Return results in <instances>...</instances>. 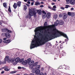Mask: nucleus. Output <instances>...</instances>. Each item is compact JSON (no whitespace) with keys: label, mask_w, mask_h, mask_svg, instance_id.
<instances>
[{"label":"nucleus","mask_w":75,"mask_h":75,"mask_svg":"<svg viewBox=\"0 0 75 75\" xmlns=\"http://www.w3.org/2000/svg\"><path fill=\"white\" fill-rule=\"evenodd\" d=\"M47 25V22H45L44 24V27L40 26L36 28L35 30V35L34 36V38L32 40L30 46V49L34 48L35 47H39L40 45H44L46 42H48L49 40H52L55 38L59 37L62 35L67 39H65V41H67L68 40V38L67 35L54 29L50 32H45L43 36L42 34L44 33V30L46 31V29L49 30V29H51L50 28V26H46Z\"/></svg>","instance_id":"f257e3e1"},{"label":"nucleus","mask_w":75,"mask_h":75,"mask_svg":"<svg viewBox=\"0 0 75 75\" xmlns=\"http://www.w3.org/2000/svg\"><path fill=\"white\" fill-rule=\"evenodd\" d=\"M29 16H34V17L36 16V13L34 10H32L30 8H29Z\"/></svg>","instance_id":"f03ea898"},{"label":"nucleus","mask_w":75,"mask_h":75,"mask_svg":"<svg viewBox=\"0 0 75 75\" xmlns=\"http://www.w3.org/2000/svg\"><path fill=\"white\" fill-rule=\"evenodd\" d=\"M59 23V21H58V20H57L56 21V22L54 23V25H50L49 27L51 28H51H55V26H57V25H58Z\"/></svg>","instance_id":"7ed1b4c3"},{"label":"nucleus","mask_w":75,"mask_h":75,"mask_svg":"<svg viewBox=\"0 0 75 75\" xmlns=\"http://www.w3.org/2000/svg\"><path fill=\"white\" fill-rule=\"evenodd\" d=\"M20 59L19 57H17L15 59V61L14 59L12 60L11 62L13 64V65H16L17 63L16 62H18L20 61Z\"/></svg>","instance_id":"20e7f679"},{"label":"nucleus","mask_w":75,"mask_h":75,"mask_svg":"<svg viewBox=\"0 0 75 75\" xmlns=\"http://www.w3.org/2000/svg\"><path fill=\"white\" fill-rule=\"evenodd\" d=\"M4 34L5 36L7 38H10V35L8 33H4Z\"/></svg>","instance_id":"39448f33"},{"label":"nucleus","mask_w":75,"mask_h":75,"mask_svg":"<svg viewBox=\"0 0 75 75\" xmlns=\"http://www.w3.org/2000/svg\"><path fill=\"white\" fill-rule=\"evenodd\" d=\"M2 31H3L4 32H6V31H7V32H8V33H10L11 31V30H8V29L6 28V29H2Z\"/></svg>","instance_id":"423d86ee"},{"label":"nucleus","mask_w":75,"mask_h":75,"mask_svg":"<svg viewBox=\"0 0 75 75\" xmlns=\"http://www.w3.org/2000/svg\"><path fill=\"white\" fill-rule=\"evenodd\" d=\"M37 13H38L39 15H41L42 13V11L41 10H38L37 11Z\"/></svg>","instance_id":"0eeeda50"},{"label":"nucleus","mask_w":75,"mask_h":75,"mask_svg":"<svg viewBox=\"0 0 75 75\" xmlns=\"http://www.w3.org/2000/svg\"><path fill=\"white\" fill-rule=\"evenodd\" d=\"M51 17V13H47V18H50Z\"/></svg>","instance_id":"6e6552de"},{"label":"nucleus","mask_w":75,"mask_h":75,"mask_svg":"<svg viewBox=\"0 0 75 75\" xmlns=\"http://www.w3.org/2000/svg\"><path fill=\"white\" fill-rule=\"evenodd\" d=\"M34 61H30L29 63V65H32L34 64Z\"/></svg>","instance_id":"1a4fd4ad"},{"label":"nucleus","mask_w":75,"mask_h":75,"mask_svg":"<svg viewBox=\"0 0 75 75\" xmlns=\"http://www.w3.org/2000/svg\"><path fill=\"white\" fill-rule=\"evenodd\" d=\"M3 42H4V43H10V40H8L5 41H3Z\"/></svg>","instance_id":"9d476101"},{"label":"nucleus","mask_w":75,"mask_h":75,"mask_svg":"<svg viewBox=\"0 0 75 75\" xmlns=\"http://www.w3.org/2000/svg\"><path fill=\"white\" fill-rule=\"evenodd\" d=\"M59 25H63L64 24V22L62 21V20H61L59 21Z\"/></svg>","instance_id":"9b49d317"},{"label":"nucleus","mask_w":75,"mask_h":75,"mask_svg":"<svg viewBox=\"0 0 75 75\" xmlns=\"http://www.w3.org/2000/svg\"><path fill=\"white\" fill-rule=\"evenodd\" d=\"M67 18V14L65 13L63 17V18L64 20H65Z\"/></svg>","instance_id":"f8f14e48"},{"label":"nucleus","mask_w":75,"mask_h":75,"mask_svg":"<svg viewBox=\"0 0 75 75\" xmlns=\"http://www.w3.org/2000/svg\"><path fill=\"white\" fill-rule=\"evenodd\" d=\"M75 3V0H71V1L70 2V3L71 4H74Z\"/></svg>","instance_id":"ddd939ff"},{"label":"nucleus","mask_w":75,"mask_h":75,"mask_svg":"<svg viewBox=\"0 0 75 75\" xmlns=\"http://www.w3.org/2000/svg\"><path fill=\"white\" fill-rule=\"evenodd\" d=\"M8 59H9V57L8 56H7L5 58V61H4V62H6L7 61H8Z\"/></svg>","instance_id":"4468645a"},{"label":"nucleus","mask_w":75,"mask_h":75,"mask_svg":"<svg viewBox=\"0 0 75 75\" xmlns=\"http://www.w3.org/2000/svg\"><path fill=\"white\" fill-rule=\"evenodd\" d=\"M35 72L36 74L38 75V74H39V73L40 72V70L38 69L35 71Z\"/></svg>","instance_id":"2eb2a0df"},{"label":"nucleus","mask_w":75,"mask_h":75,"mask_svg":"<svg viewBox=\"0 0 75 75\" xmlns=\"http://www.w3.org/2000/svg\"><path fill=\"white\" fill-rule=\"evenodd\" d=\"M13 7H14V8H16L17 7V4L15 3L13 5Z\"/></svg>","instance_id":"dca6fc26"},{"label":"nucleus","mask_w":75,"mask_h":75,"mask_svg":"<svg viewBox=\"0 0 75 75\" xmlns=\"http://www.w3.org/2000/svg\"><path fill=\"white\" fill-rule=\"evenodd\" d=\"M21 1H18L17 2V5L18 7H20L21 6Z\"/></svg>","instance_id":"f3484780"},{"label":"nucleus","mask_w":75,"mask_h":75,"mask_svg":"<svg viewBox=\"0 0 75 75\" xmlns=\"http://www.w3.org/2000/svg\"><path fill=\"white\" fill-rule=\"evenodd\" d=\"M57 17H58V16H57V14L56 13H55L54 14L53 17L54 18V19H56L57 18Z\"/></svg>","instance_id":"a211bd4d"},{"label":"nucleus","mask_w":75,"mask_h":75,"mask_svg":"<svg viewBox=\"0 0 75 75\" xmlns=\"http://www.w3.org/2000/svg\"><path fill=\"white\" fill-rule=\"evenodd\" d=\"M35 68H33L32 70V72L33 73H35Z\"/></svg>","instance_id":"6ab92c4d"},{"label":"nucleus","mask_w":75,"mask_h":75,"mask_svg":"<svg viewBox=\"0 0 75 75\" xmlns=\"http://www.w3.org/2000/svg\"><path fill=\"white\" fill-rule=\"evenodd\" d=\"M40 68V65H38L36 66L35 69H38Z\"/></svg>","instance_id":"aec40b11"},{"label":"nucleus","mask_w":75,"mask_h":75,"mask_svg":"<svg viewBox=\"0 0 75 75\" xmlns=\"http://www.w3.org/2000/svg\"><path fill=\"white\" fill-rule=\"evenodd\" d=\"M6 61H3V62H2L1 61H0V65H1V64H6Z\"/></svg>","instance_id":"412c9836"},{"label":"nucleus","mask_w":75,"mask_h":75,"mask_svg":"<svg viewBox=\"0 0 75 75\" xmlns=\"http://www.w3.org/2000/svg\"><path fill=\"white\" fill-rule=\"evenodd\" d=\"M66 0V3L67 4H69L70 3V2H71V0Z\"/></svg>","instance_id":"4be33fe9"},{"label":"nucleus","mask_w":75,"mask_h":75,"mask_svg":"<svg viewBox=\"0 0 75 75\" xmlns=\"http://www.w3.org/2000/svg\"><path fill=\"white\" fill-rule=\"evenodd\" d=\"M3 5L4 7H5V8H7V3H4L3 4Z\"/></svg>","instance_id":"5701e85b"},{"label":"nucleus","mask_w":75,"mask_h":75,"mask_svg":"<svg viewBox=\"0 0 75 75\" xmlns=\"http://www.w3.org/2000/svg\"><path fill=\"white\" fill-rule=\"evenodd\" d=\"M27 9V6L25 5H24V8L23 10H26Z\"/></svg>","instance_id":"b1692460"},{"label":"nucleus","mask_w":75,"mask_h":75,"mask_svg":"<svg viewBox=\"0 0 75 75\" xmlns=\"http://www.w3.org/2000/svg\"><path fill=\"white\" fill-rule=\"evenodd\" d=\"M8 68V66H5L1 68L0 70H1V69H4V68Z\"/></svg>","instance_id":"393cba45"},{"label":"nucleus","mask_w":75,"mask_h":75,"mask_svg":"<svg viewBox=\"0 0 75 75\" xmlns=\"http://www.w3.org/2000/svg\"><path fill=\"white\" fill-rule=\"evenodd\" d=\"M27 63H28L29 64V63L30 62V61H31V59H29L27 60Z\"/></svg>","instance_id":"a878e982"},{"label":"nucleus","mask_w":75,"mask_h":75,"mask_svg":"<svg viewBox=\"0 0 75 75\" xmlns=\"http://www.w3.org/2000/svg\"><path fill=\"white\" fill-rule=\"evenodd\" d=\"M40 3L39 2H36L35 3V6H38V5H40Z\"/></svg>","instance_id":"bb28decb"},{"label":"nucleus","mask_w":75,"mask_h":75,"mask_svg":"<svg viewBox=\"0 0 75 75\" xmlns=\"http://www.w3.org/2000/svg\"><path fill=\"white\" fill-rule=\"evenodd\" d=\"M42 17L43 18H46V15L43 14L42 15Z\"/></svg>","instance_id":"cd10ccee"},{"label":"nucleus","mask_w":75,"mask_h":75,"mask_svg":"<svg viewBox=\"0 0 75 75\" xmlns=\"http://www.w3.org/2000/svg\"><path fill=\"white\" fill-rule=\"evenodd\" d=\"M71 13L72 12H68L67 13L68 15L69 16H71Z\"/></svg>","instance_id":"c85d7f7f"},{"label":"nucleus","mask_w":75,"mask_h":75,"mask_svg":"<svg viewBox=\"0 0 75 75\" xmlns=\"http://www.w3.org/2000/svg\"><path fill=\"white\" fill-rule=\"evenodd\" d=\"M4 70H5V71H9L10 69L6 68L4 69Z\"/></svg>","instance_id":"c756f323"},{"label":"nucleus","mask_w":75,"mask_h":75,"mask_svg":"<svg viewBox=\"0 0 75 75\" xmlns=\"http://www.w3.org/2000/svg\"><path fill=\"white\" fill-rule=\"evenodd\" d=\"M16 71H12L10 72V74H15V73H16Z\"/></svg>","instance_id":"7c9ffc66"},{"label":"nucleus","mask_w":75,"mask_h":75,"mask_svg":"<svg viewBox=\"0 0 75 75\" xmlns=\"http://www.w3.org/2000/svg\"><path fill=\"white\" fill-rule=\"evenodd\" d=\"M74 15H75V13L71 12V16L72 17H74Z\"/></svg>","instance_id":"2f4dec72"},{"label":"nucleus","mask_w":75,"mask_h":75,"mask_svg":"<svg viewBox=\"0 0 75 75\" xmlns=\"http://www.w3.org/2000/svg\"><path fill=\"white\" fill-rule=\"evenodd\" d=\"M8 11H9V12H10V13H11V9L10 8V6H9V8L8 9Z\"/></svg>","instance_id":"473e14b6"},{"label":"nucleus","mask_w":75,"mask_h":75,"mask_svg":"<svg viewBox=\"0 0 75 75\" xmlns=\"http://www.w3.org/2000/svg\"><path fill=\"white\" fill-rule=\"evenodd\" d=\"M39 75H46V74H43V73L42 72H41L39 74Z\"/></svg>","instance_id":"72a5a7b5"},{"label":"nucleus","mask_w":75,"mask_h":75,"mask_svg":"<svg viewBox=\"0 0 75 75\" xmlns=\"http://www.w3.org/2000/svg\"><path fill=\"white\" fill-rule=\"evenodd\" d=\"M42 13L43 14L46 15L47 14L46 13H45V11H42Z\"/></svg>","instance_id":"f704fd0d"},{"label":"nucleus","mask_w":75,"mask_h":75,"mask_svg":"<svg viewBox=\"0 0 75 75\" xmlns=\"http://www.w3.org/2000/svg\"><path fill=\"white\" fill-rule=\"evenodd\" d=\"M37 64H38V62H36L33 65V66H36V65H37Z\"/></svg>","instance_id":"c9c22d12"},{"label":"nucleus","mask_w":75,"mask_h":75,"mask_svg":"<svg viewBox=\"0 0 75 75\" xmlns=\"http://www.w3.org/2000/svg\"><path fill=\"white\" fill-rule=\"evenodd\" d=\"M24 69V67H18V69Z\"/></svg>","instance_id":"e433bc0d"},{"label":"nucleus","mask_w":75,"mask_h":75,"mask_svg":"<svg viewBox=\"0 0 75 75\" xmlns=\"http://www.w3.org/2000/svg\"><path fill=\"white\" fill-rule=\"evenodd\" d=\"M20 61L21 62H23L24 61V59H21Z\"/></svg>","instance_id":"4c0bfd02"},{"label":"nucleus","mask_w":75,"mask_h":75,"mask_svg":"<svg viewBox=\"0 0 75 75\" xmlns=\"http://www.w3.org/2000/svg\"><path fill=\"white\" fill-rule=\"evenodd\" d=\"M68 7H70V6H69V5H66V6L65 7V8H68Z\"/></svg>","instance_id":"58836bf2"},{"label":"nucleus","mask_w":75,"mask_h":75,"mask_svg":"<svg viewBox=\"0 0 75 75\" xmlns=\"http://www.w3.org/2000/svg\"><path fill=\"white\" fill-rule=\"evenodd\" d=\"M22 64H23V65H25L26 64L24 62H22Z\"/></svg>","instance_id":"ea45409f"},{"label":"nucleus","mask_w":75,"mask_h":75,"mask_svg":"<svg viewBox=\"0 0 75 75\" xmlns=\"http://www.w3.org/2000/svg\"><path fill=\"white\" fill-rule=\"evenodd\" d=\"M24 1L27 2V1H30V0H24Z\"/></svg>","instance_id":"a19ab883"},{"label":"nucleus","mask_w":75,"mask_h":75,"mask_svg":"<svg viewBox=\"0 0 75 75\" xmlns=\"http://www.w3.org/2000/svg\"><path fill=\"white\" fill-rule=\"evenodd\" d=\"M2 42H3V40L1 39H0V44H1Z\"/></svg>","instance_id":"79ce46f5"},{"label":"nucleus","mask_w":75,"mask_h":75,"mask_svg":"<svg viewBox=\"0 0 75 75\" xmlns=\"http://www.w3.org/2000/svg\"><path fill=\"white\" fill-rule=\"evenodd\" d=\"M60 9H61L62 10H64L65 8L63 7H61L60 8Z\"/></svg>","instance_id":"37998d69"},{"label":"nucleus","mask_w":75,"mask_h":75,"mask_svg":"<svg viewBox=\"0 0 75 75\" xmlns=\"http://www.w3.org/2000/svg\"><path fill=\"white\" fill-rule=\"evenodd\" d=\"M48 8H50V9H52V7H51L50 6H48Z\"/></svg>","instance_id":"c03bdc74"},{"label":"nucleus","mask_w":75,"mask_h":75,"mask_svg":"<svg viewBox=\"0 0 75 75\" xmlns=\"http://www.w3.org/2000/svg\"><path fill=\"white\" fill-rule=\"evenodd\" d=\"M52 10H53L54 11H56V9L54 8H52Z\"/></svg>","instance_id":"a18cd8bd"},{"label":"nucleus","mask_w":75,"mask_h":75,"mask_svg":"<svg viewBox=\"0 0 75 75\" xmlns=\"http://www.w3.org/2000/svg\"><path fill=\"white\" fill-rule=\"evenodd\" d=\"M59 17H62V15L61 14H60L59 15Z\"/></svg>","instance_id":"49530a36"},{"label":"nucleus","mask_w":75,"mask_h":75,"mask_svg":"<svg viewBox=\"0 0 75 75\" xmlns=\"http://www.w3.org/2000/svg\"><path fill=\"white\" fill-rule=\"evenodd\" d=\"M24 62H25V63H26V64H28L27 62V60H25Z\"/></svg>","instance_id":"de8ad7c7"},{"label":"nucleus","mask_w":75,"mask_h":75,"mask_svg":"<svg viewBox=\"0 0 75 75\" xmlns=\"http://www.w3.org/2000/svg\"><path fill=\"white\" fill-rule=\"evenodd\" d=\"M53 7L54 8H57V7H56V6H54Z\"/></svg>","instance_id":"09e8293b"},{"label":"nucleus","mask_w":75,"mask_h":75,"mask_svg":"<svg viewBox=\"0 0 75 75\" xmlns=\"http://www.w3.org/2000/svg\"><path fill=\"white\" fill-rule=\"evenodd\" d=\"M7 61H8V62H11V60H9L8 59V60Z\"/></svg>","instance_id":"8fccbe9b"},{"label":"nucleus","mask_w":75,"mask_h":75,"mask_svg":"<svg viewBox=\"0 0 75 75\" xmlns=\"http://www.w3.org/2000/svg\"><path fill=\"white\" fill-rule=\"evenodd\" d=\"M28 7H29L30 6V5L28 4H25Z\"/></svg>","instance_id":"3c124183"},{"label":"nucleus","mask_w":75,"mask_h":75,"mask_svg":"<svg viewBox=\"0 0 75 75\" xmlns=\"http://www.w3.org/2000/svg\"><path fill=\"white\" fill-rule=\"evenodd\" d=\"M44 70V68H42L41 69V71H43Z\"/></svg>","instance_id":"603ef678"},{"label":"nucleus","mask_w":75,"mask_h":75,"mask_svg":"<svg viewBox=\"0 0 75 75\" xmlns=\"http://www.w3.org/2000/svg\"><path fill=\"white\" fill-rule=\"evenodd\" d=\"M4 40H7V38H3Z\"/></svg>","instance_id":"864d4df0"},{"label":"nucleus","mask_w":75,"mask_h":75,"mask_svg":"<svg viewBox=\"0 0 75 75\" xmlns=\"http://www.w3.org/2000/svg\"><path fill=\"white\" fill-rule=\"evenodd\" d=\"M27 3H28V4H31V2L30 1H28L27 2Z\"/></svg>","instance_id":"5fc2aeb1"},{"label":"nucleus","mask_w":75,"mask_h":75,"mask_svg":"<svg viewBox=\"0 0 75 75\" xmlns=\"http://www.w3.org/2000/svg\"><path fill=\"white\" fill-rule=\"evenodd\" d=\"M33 4H34V3L32 2L31 3V6H33Z\"/></svg>","instance_id":"6e6d98bb"},{"label":"nucleus","mask_w":75,"mask_h":75,"mask_svg":"<svg viewBox=\"0 0 75 75\" xmlns=\"http://www.w3.org/2000/svg\"><path fill=\"white\" fill-rule=\"evenodd\" d=\"M29 75H34V74L33 73H30Z\"/></svg>","instance_id":"4d7b16f0"},{"label":"nucleus","mask_w":75,"mask_h":75,"mask_svg":"<svg viewBox=\"0 0 75 75\" xmlns=\"http://www.w3.org/2000/svg\"><path fill=\"white\" fill-rule=\"evenodd\" d=\"M4 71H3L1 72V74H4Z\"/></svg>","instance_id":"13d9d810"},{"label":"nucleus","mask_w":75,"mask_h":75,"mask_svg":"<svg viewBox=\"0 0 75 75\" xmlns=\"http://www.w3.org/2000/svg\"><path fill=\"white\" fill-rule=\"evenodd\" d=\"M60 47L61 48H62V45H60Z\"/></svg>","instance_id":"bf43d9fd"},{"label":"nucleus","mask_w":75,"mask_h":75,"mask_svg":"<svg viewBox=\"0 0 75 75\" xmlns=\"http://www.w3.org/2000/svg\"><path fill=\"white\" fill-rule=\"evenodd\" d=\"M40 7H44V6L43 5H41L40 6Z\"/></svg>","instance_id":"052dcab7"},{"label":"nucleus","mask_w":75,"mask_h":75,"mask_svg":"<svg viewBox=\"0 0 75 75\" xmlns=\"http://www.w3.org/2000/svg\"><path fill=\"white\" fill-rule=\"evenodd\" d=\"M71 10H74V8H71Z\"/></svg>","instance_id":"680f3d73"},{"label":"nucleus","mask_w":75,"mask_h":75,"mask_svg":"<svg viewBox=\"0 0 75 75\" xmlns=\"http://www.w3.org/2000/svg\"><path fill=\"white\" fill-rule=\"evenodd\" d=\"M29 1H34V0H30Z\"/></svg>","instance_id":"e2e57ef3"},{"label":"nucleus","mask_w":75,"mask_h":75,"mask_svg":"<svg viewBox=\"0 0 75 75\" xmlns=\"http://www.w3.org/2000/svg\"><path fill=\"white\" fill-rule=\"evenodd\" d=\"M52 1H54V2H56V0H52Z\"/></svg>","instance_id":"0e129e2a"},{"label":"nucleus","mask_w":75,"mask_h":75,"mask_svg":"<svg viewBox=\"0 0 75 75\" xmlns=\"http://www.w3.org/2000/svg\"><path fill=\"white\" fill-rule=\"evenodd\" d=\"M51 4H52V5H54V4H55L53 3H52Z\"/></svg>","instance_id":"69168bd1"},{"label":"nucleus","mask_w":75,"mask_h":75,"mask_svg":"<svg viewBox=\"0 0 75 75\" xmlns=\"http://www.w3.org/2000/svg\"><path fill=\"white\" fill-rule=\"evenodd\" d=\"M1 24H2V23L1 22H0V25H1Z\"/></svg>","instance_id":"338daca9"},{"label":"nucleus","mask_w":75,"mask_h":75,"mask_svg":"<svg viewBox=\"0 0 75 75\" xmlns=\"http://www.w3.org/2000/svg\"><path fill=\"white\" fill-rule=\"evenodd\" d=\"M41 4H43V2H41Z\"/></svg>","instance_id":"774afa93"}]
</instances>
